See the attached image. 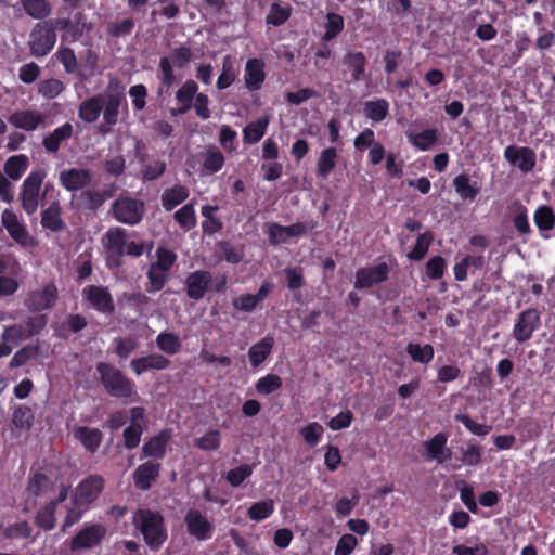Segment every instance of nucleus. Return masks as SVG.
Instances as JSON below:
<instances>
[{
  "instance_id": "nucleus-1",
  "label": "nucleus",
  "mask_w": 555,
  "mask_h": 555,
  "mask_svg": "<svg viewBox=\"0 0 555 555\" xmlns=\"http://www.w3.org/2000/svg\"><path fill=\"white\" fill-rule=\"evenodd\" d=\"M104 246L109 253L107 264L109 268L119 267L124 256L141 257L145 250L153 248V242L128 241L127 230L124 228L109 229L103 237Z\"/></svg>"
},
{
  "instance_id": "nucleus-2",
  "label": "nucleus",
  "mask_w": 555,
  "mask_h": 555,
  "mask_svg": "<svg viewBox=\"0 0 555 555\" xmlns=\"http://www.w3.org/2000/svg\"><path fill=\"white\" fill-rule=\"evenodd\" d=\"M132 524L152 551H158L168 538L164 516L157 511L137 509L132 516Z\"/></svg>"
},
{
  "instance_id": "nucleus-3",
  "label": "nucleus",
  "mask_w": 555,
  "mask_h": 555,
  "mask_svg": "<svg viewBox=\"0 0 555 555\" xmlns=\"http://www.w3.org/2000/svg\"><path fill=\"white\" fill-rule=\"evenodd\" d=\"M95 369L101 385L111 397L129 399L135 395L134 382L113 364L98 362Z\"/></svg>"
},
{
  "instance_id": "nucleus-4",
  "label": "nucleus",
  "mask_w": 555,
  "mask_h": 555,
  "mask_svg": "<svg viewBox=\"0 0 555 555\" xmlns=\"http://www.w3.org/2000/svg\"><path fill=\"white\" fill-rule=\"evenodd\" d=\"M46 178V172L42 170L31 171L23 181L20 201L23 210L26 215H34L39 207L40 190Z\"/></svg>"
},
{
  "instance_id": "nucleus-5",
  "label": "nucleus",
  "mask_w": 555,
  "mask_h": 555,
  "mask_svg": "<svg viewBox=\"0 0 555 555\" xmlns=\"http://www.w3.org/2000/svg\"><path fill=\"white\" fill-rule=\"evenodd\" d=\"M105 487L104 478L99 474H92L83 478L75 488L72 503L88 509L94 503Z\"/></svg>"
},
{
  "instance_id": "nucleus-6",
  "label": "nucleus",
  "mask_w": 555,
  "mask_h": 555,
  "mask_svg": "<svg viewBox=\"0 0 555 555\" xmlns=\"http://www.w3.org/2000/svg\"><path fill=\"white\" fill-rule=\"evenodd\" d=\"M145 206L141 199L118 196L112 207L113 217L120 223L134 225L138 224L144 215Z\"/></svg>"
},
{
  "instance_id": "nucleus-7",
  "label": "nucleus",
  "mask_w": 555,
  "mask_h": 555,
  "mask_svg": "<svg viewBox=\"0 0 555 555\" xmlns=\"http://www.w3.org/2000/svg\"><path fill=\"white\" fill-rule=\"evenodd\" d=\"M317 227L318 223L313 220L296 222L291 225L272 222L268 225V241L271 245L285 244L291 237L304 236Z\"/></svg>"
},
{
  "instance_id": "nucleus-8",
  "label": "nucleus",
  "mask_w": 555,
  "mask_h": 555,
  "mask_svg": "<svg viewBox=\"0 0 555 555\" xmlns=\"http://www.w3.org/2000/svg\"><path fill=\"white\" fill-rule=\"evenodd\" d=\"M56 42V33L49 28L44 22L37 23L29 34V51L35 57L48 55Z\"/></svg>"
},
{
  "instance_id": "nucleus-9",
  "label": "nucleus",
  "mask_w": 555,
  "mask_h": 555,
  "mask_svg": "<svg viewBox=\"0 0 555 555\" xmlns=\"http://www.w3.org/2000/svg\"><path fill=\"white\" fill-rule=\"evenodd\" d=\"M81 295L96 312L104 315L115 313V301L107 286L91 284L82 288Z\"/></svg>"
},
{
  "instance_id": "nucleus-10",
  "label": "nucleus",
  "mask_w": 555,
  "mask_h": 555,
  "mask_svg": "<svg viewBox=\"0 0 555 555\" xmlns=\"http://www.w3.org/2000/svg\"><path fill=\"white\" fill-rule=\"evenodd\" d=\"M541 325V313L537 308H527L521 311L513 327V338L518 344H524L531 339L533 333Z\"/></svg>"
},
{
  "instance_id": "nucleus-11",
  "label": "nucleus",
  "mask_w": 555,
  "mask_h": 555,
  "mask_svg": "<svg viewBox=\"0 0 555 555\" xmlns=\"http://www.w3.org/2000/svg\"><path fill=\"white\" fill-rule=\"evenodd\" d=\"M1 221L10 237L24 248L36 247L37 240L31 236L25 224L21 223L14 211L5 209L2 212Z\"/></svg>"
},
{
  "instance_id": "nucleus-12",
  "label": "nucleus",
  "mask_w": 555,
  "mask_h": 555,
  "mask_svg": "<svg viewBox=\"0 0 555 555\" xmlns=\"http://www.w3.org/2000/svg\"><path fill=\"white\" fill-rule=\"evenodd\" d=\"M188 533L197 541H207L212 538L215 526L201 511L190 508L184 516Z\"/></svg>"
},
{
  "instance_id": "nucleus-13",
  "label": "nucleus",
  "mask_w": 555,
  "mask_h": 555,
  "mask_svg": "<svg viewBox=\"0 0 555 555\" xmlns=\"http://www.w3.org/2000/svg\"><path fill=\"white\" fill-rule=\"evenodd\" d=\"M57 299V288L54 283H48L43 287L30 291L25 300V307L33 312L51 309Z\"/></svg>"
},
{
  "instance_id": "nucleus-14",
  "label": "nucleus",
  "mask_w": 555,
  "mask_h": 555,
  "mask_svg": "<svg viewBox=\"0 0 555 555\" xmlns=\"http://www.w3.org/2000/svg\"><path fill=\"white\" fill-rule=\"evenodd\" d=\"M106 534V529L101 524L85 526L70 540L69 548L72 552L79 550H90L101 543Z\"/></svg>"
},
{
  "instance_id": "nucleus-15",
  "label": "nucleus",
  "mask_w": 555,
  "mask_h": 555,
  "mask_svg": "<svg viewBox=\"0 0 555 555\" xmlns=\"http://www.w3.org/2000/svg\"><path fill=\"white\" fill-rule=\"evenodd\" d=\"M389 267L386 262H379L373 267L360 268L354 274V288L366 289L375 284H379L388 280Z\"/></svg>"
},
{
  "instance_id": "nucleus-16",
  "label": "nucleus",
  "mask_w": 555,
  "mask_h": 555,
  "mask_svg": "<svg viewBox=\"0 0 555 555\" xmlns=\"http://www.w3.org/2000/svg\"><path fill=\"white\" fill-rule=\"evenodd\" d=\"M212 274L207 270H195L188 274L184 281L186 296L198 301L203 299L210 288Z\"/></svg>"
},
{
  "instance_id": "nucleus-17",
  "label": "nucleus",
  "mask_w": 555,
  "mask_h": 555,
  "mask_svg": "<svg viewBox=\"0 0 555 555\" xmlns=\"http://www.w3.org/2000/svg\"><path fill=\"white\" fill-rule=\"evenodd\" d=\"M170 439V429H163L157 435L149 438L141 448L140 459H149L159 462L166 456Z\"/></svg>"
},
{
  "instance_id": "nucleus-18",
  "label": "nucleus",
  "mask_w": 555,
  "mask_h": 555,
  "mask_svg": "<svg viewBox=\"0 0 555 555\" xmlns=\"http://www.w3.org/2000/svg\"><path fill=\"white\" fill-rule=\"evenodd\" d=\"M104 94V104H103V124L108 126V128H104L103 125L100 126V132L105 134L111 131V127L115 126L118 121L119 117V108L122 102H125V94L122 89L111 91Z\"/></svg>"
},
{
  "instance_id": "nucleus-19",
  "label": "nucleus",
  "mask_w": 555,
  "mask_h": 555,
  "mask_svg": "<svg viewBox=\"0 0 555 555\" xmlns=\"http://www.w3.org/2000/svg\"><path fill=\"white\" fill-rule=\"evenodd\" d=\"M504 158L512 165H515L524 173L533 170L537 164L535 152L529 146L508 145L504 150Z\"/></svg>"
},
{
  "instance_id": "nucleus-20",
  "label": "nucleus",
  "mask_w": 555,
  "mask_h": 555,
  "mask_svg": "<svg viewBox=\"0 0 555 555\" xmlns=\"http://www.w3.org/2000/svg\"><path fill=\"white\" fill-rule=\"evenodd\" d=\"M162 470V464L152 460H147L140 464L133 472L132 478L137 489L147 491L152 488Z\"/></svg>"
},
{
  "instance_id": "nucleus-21",
  "label": "nucleus",
  "mask_w": 555,
  "mask_h": 555,
  "mask_svg": "<svg viewBox=\"0 0 555 555\" xmlns=\"http://www.w3.org/2000/svg\"><path fill=\"white\" fill-rule=\"evenodd\" d=\"M60 184L68 192L83 190L92 181V175L88 169L69 168L60 172Z\"/></svg>"
},
{
  "instance_id": "nucleus-22",
  "label": "nucleus",
  "mask_w": 555,
  "mask_h": 555,
  "mask_svg": "<svg viewBox=\"0 0 555 555\" xmlns=\"http://www.w3.org/2000/svg\"><path fill=\"white\" fill-rule=\"evenodd\" d=\"M264 61L259 57L247 60L244 68V83L248 91L256 92L261 89L266 80Z\"/></svg>"
},
{
  "instance_id": "nucleus-23",
  "label": "nucleus",
  "mask_w": 555,
  "mask_h": 555,
  "mask_svg": "<svg viewBox=\"0 0 555 555\" xmlns=\"http://www.w3.org/2000/svg\"><path fill=\"white\" fill-rule=\"evenodd\" d=\"M448 435L446 433H438L430 439L424 442L426 456L429 460H436L439 464L444 463L451 459L452 452L446 449Z\"/></svg>"
},
{
  "instance_id": "nucleus-24",
  "label": "nucleus",
  "mask_w": 555,
  "mask_h": 555,
  "mask_svg": "<svg viewBox=\"0 0 555 555\" xmlns=\"http://www.w3.org/2000/svg\"><path fill=\"white\" fill-rule=\"evenodd\" d=\"M170 360L160 353H150L130 361V367L137 375L150 370L163 371L170 366Z\"/></svg>"
},
{
  "instance_id": "nucleus-25",
  "label": "nucleus",
  "mask_w": 555,
  "mask_h": 555,
  "mask_svg": "<svg viewBox=\"0 0 555 555\" xmlns=\"http://www.w3.org/2000/svg\"><path fill=\"white\" fill-rule=\"evenodd\" d=\"M198 85L192 80H186L176 92V100L180 104L179 107L171 109L172 116L184 115L192 108L193 101L198 94Z\"/></svg>"
},
{
  "instance_id": "nucleus-26",
  "label": "nucleus",
  "mask_w": 555,
  "mask_h": 555,
  "mask_svg": "<svg viewBox=\"0 0 555 555\" xmlns=\"http://www.w3.org/2000/svg\"><path fill=\"white\" fill-rule=\"evenodd\" d=\"M343 65L350 73L351 82H358L365 78L367 60L361 51H348L343 56Z\"/></svg>"
},
{
  "instance_id": "nucleus-27",
  "label": "nucleus",
  "mask_w": 555,
  "mask_h": 555,
  "mask_svg": "<svg viewBox=\"0 0 555 555\" xmlns=\"http://www.w3.org/2000/svg\"><path fill=\"white\" fill-rule=\"evenodd\" d=\"M41 227L51 232H61L66 228L62 219V206L59 201H53L41 211Z\"/></svg>"
},
{
  "instance_id": "nucleus-28",
  "label": "nucleus",
  "mask_w": 555,
  "mask_h": 555,
  "mask_svg": "<svg viewBox=\"0 0 555 555\" xmlns=\"http://www.w3.org/2000/svg\"><path fill=\"white\" fill-rule=\"evenodd\" d=\"M103 104V93H98L83 100L78 106V117L87 124L95 122L101 115Z\"/></svg>"
},
{
  "instance_id": "nucleus-29",
  "label": "nucleus",
  "mask_w": 555,
  "mask_h": 555,
  "mask_svg": "<svg viewBox=\"0 0 555 555\" xmlns=\"http://www.w3.org/2000/svg\"><path fill=\"white\" fill-rule=\"evenodd\" d=\"M452 185L460 198L468 202L475 201L481 190V183L472 180L467 173L457 175L453 179Z\"/></svg>"
},
{
  "instance_id": "nucleus-30",
  "label": "nucleus",
  "mask_w": 555,
  "mask_h": 555,
  "mask_svg": "<svg viewBox=\"0 0 555 555\" xmlns=\"http://www.w3.org/2000/svg\"><path fill=\"white\" fill-rule=\"evenodd\" d=\"M73 436L91 454L98 451L103 440V433L100 429L88 426H77Z\"/></svg>"
},
{
  "instance_id": "nucleus-31",
  "label": "nucleus",
  "mask_w": 555,
  "mask_h": 555,
  "mask_svg": "<svg viewBox=\"0 0 555 555\" xmlns=\"http://www.w3.org/2000/svg\"><path fill=\"white\" fill-rule=\"evenodd\" d=\"M9 122L15 128L34 131L43 122V116L37 111H16L10 115Z\"/></svg>"
},
{
  "instance_id": "nucleus-32",
  "label": "nucleus",
  "mask_w": 555,
  "mask_h": 555,
  "mask_svg": "<svg viewBox=\"0 0 555 555\" xmlns=\"http://www.w3.org/2000/svg\"><path fill=\"white\" fill-rule=\"evenodd\" d=\"M274 347V338L270 335L264 336L254 344L248 350L250 365L256 369L260 366L271 354Z\"/></svg>"
},
{
  "instance_id": "nucleus-33",
  "label": "nucleus",
  "mask_w": 555,
  "mask_h": 555,
  "mask_svg": "<svg viewBox=\"0 0 555 555\" xmlns=\"http://www.w3.org/2000/svg\"><path fill=\"white\" fill-rule=\"evenodd\" d=\"M190 196V191L185 185L175 184L164 190L162 194V205L166 211L173 210Z\"/></svg>"
},
{
  "instance_id": "nucleus-34",
  "label": "nucleus",
  "mask_w": 555,
  "mask_h": 555,
  "mask_svg": "<svg viewBox=\"0 0 555 555\" xmlns=\"http://www.w3.org/2000/svg\"><path fill=\"white\" fill-rule=\"evenodd\" d=\"M74 128L72 124L65 122L55 128L49 135L42 140V145L48 153L55 154L60 150L63 141L68 140L73 135Z\"/></svg>"
},
{
  "instance_id": "nucleus-35",
  "label": "nucleus",
  "mask_w": 555,
  "mask_h": 555,
  "mask_svg": "<svg viewBox=\"0 0 555 555\" xmlns=\"http://www.w3.org/2000/svg\"><path fill=\"white\" fill-rule=\"evenodd\" d=\"M219 210L218 206L204 205L201 208V214L204 220L202 221V230L207 235H214L223 229V223L216 212Z\"/></svg>"
},
{
  "instance_id": "nucleus-36",
  "label": "nucleus",
  "mask_w": 555,
  "mask_h": 555,
  "mask_svg": "<svg viewBox=\"0 0 555 555\" xmlns=\"http://www.w3.org/2000/svg\"><path fill=\"white\" fill-rule=\"evenodd\" d=\"M268 125L269 118L267 116L249 122L243 130V141L246 144L258 143L266 134Z\"/></svg>"
},
{
  "instance_id": "nucleus-37",
  "label": "nucleus",
  "mask_w": 555,
  "mask_h": 555,
  "mask_svg": "<svg viewBox=\"0 0 555 555\" xmlns=\"http://www.w3.org/2000/svg\"><path fill=\"white\" fill-rule=\"evenodd\" d=\"M28 165V157L25 154H18L7 159L3 170L10 179L18 180L26 172Z\"/></svg>"
},
{
  "instance_id": "nucleus-38",
  "label": "nucleus",
  "mask_w": 555,
  "mask_h": 555,
  "mask_svg": "<svg viewBox=\"0 0 555 555\" xmlns=\"http://www.w3.org/2000/svg\"><path fill=\"white\" fill-rule=\"evenodd\" d=\"M363 112L366 118L374 122H380L389 113V103L385 99L366 101L363 106Z\"/></svg>"
},
{
  "instance_id": "nucleus-39",
  "label": "nucleus",
  "mask_w": 555,
  "mask_h": 555,
  "mask_svg": "<svg viewBox=\"0 0 555 555\" xmlns=\"http://www.w3.org/2000/svg\"><path fill=\"white\" fill-rule=\"evenodd\" d=\"M56 509L57 508L54 507V503H46L36 512L34 518L35 525L43 531L53 530L56 524Z\"/></svg>"
},
{
  "instance_id": "nucleus-40",
  "label": "nucleus",
  "mask_w": 555,
  "mask_h": 555,
  "mask_svg": "<svg viewBox=\"0 0 555 555\" xmlns=\"http://www.w3.org/2000/svg\"><path fill=\"white\" fill-rule=\"evenodd\" d=\"M533 221L541 233L550 232L555 228V212L547 205L539 206L533 214Z\"/></svg>"
},
{
  "instance_id": "nucleus-41",
  "label": "nucleus",
  "mask_w": 555,
  "mask_h": 555,
  "mask_svg": "<svg viewBox=\"0 0 555 555\" xmlns=\"http://www.w3.org/2000/svg\"><path fill=\"white\" fill-rule=\"evenodd\" d=\"M203 159V168L210 175L220 171L225 162L222 152L215 145H209L207 147Z\"/></svg>"
},
{
  "instance_id": "nucleus-42",
  "label": "nucleus",
  "mask_w": 555,
  "mask_h": 555,
  "mask_svg": "<svg viewBox=\"0 0 555 555\" xmlns=\"http://www.w3.org/2000/svg\"><path fill=\"white\" fill-rule=\"evenodd\" d=\"M336 158L337 150L335 147L324 149L317 162V176L323 179L327 178L336 167Z\"/></svg>"
},
{
  "instance_id": "nucleus-43",
  "label": "nucleus",
  "mask_w": 555,
  "mask_h": 555,
  "mask_svg": "<svg viewBox=\"0 0 555 555\" xmlns=\"http://www.w3.org/2000/svg\"><path fill=\"white\" fill-rule=\"evenodd\" d=\"M405 351L414 362L422 364H428L433 361L435 356L434 347L430 344L420 345L409 343L405 347Z\"/></svg>"
},
{
  "instance_id": "nucleus-44",
  "label": "nucleus",
  "mask_w": 555,
  "mask_h": 555,
  "mask_svg": "<svg viewBox=\"0 0 555 555\" xmlns=\"http://www.w3.org/2000/svg\"><path fill=\"white\" fill-rule=\"evenodd\" d=\"M26 14L35 20H44L51 13V4L48 0H22Z\"/></svg>"
},
{
  "instance_id": "nucleus-45",
  "label": "nucleus",
  "mask_w": 555,
  "mask_h": 555,
  "mask_svg": "<svg viewBox=\"0 0 555 555\" xmlns=\"http://www.w3.org/2000/svg\"><path fill=\"white\" fill-rule=\"evenodd\" d=\"M156 345L159 350L171 356L180 352L182 347L179 336L171 332L159 333L156 337Z\"/></svg>"
},
{
  "instance_id": "nucleus-46",
  "label": "nucleus",
  "mask_w": 555,
  "mask_h": 555,
  "mask_svg": "<svg viewBox=\"0 0 555 555\" xmlns=\"http://www.w3.org/2000/svg\"><path fill=\"white\" fill-rule=\"evenodd\" d=\"M173 219L184 231H190L191 229L195 228L197 219L194 205L189 203L182 206L173 214Z\"/></svg>"
},
{
  "instance_id": "nucleus-47",
  "label": "nucleus",
  "mask_w": 555,
  "mask_h": 555,
  "mask_svg": "<svg viewBox=\"0 0 555 555\" xmlns=\"http://www.w3.org/2000/svg\"><path fill=\"white\" fill-rule=\"evenodd\" d=\"M409 142L420 151H428L437 142L438 134L436 129H426L418 133H409Z\"/></svg>"
},
{
  "instance_id": "nucleus-48",
  "label": "nucleus",
  "mask_w": 555,
  "mask_h": 555,
  "mask_svg": "<svg viewBox=\"0 0 555 555\" xmlns=\"http://www.w3.org/2000/svg\"><path fill=\"white\" fill-rule=\"evenodd\" d=\"M237 73L230 55L222 60V72L217 79V89L224 90L229 88L236 79Z\"/></svg>"
},
{
  "instance_id": "nucleus-49",
  "label": "nucleus",
  "mask_w": 555,
  "mask_h": 555,
  "mask_svg": "<svg viewBox=\"0 0 555 555\" xmlns=\"http://www.w3.org/2000/svg\"><path fill=\"white\" fill-rule=\"evenodd\" d=\"M282 385V378L276 374L270 373L259 378L255 388L259 395L269 396L281 389Z\"/></svg>"
},
{
  "instance_id": "nucleus-50",
  "label": "nucleus",
  "mask_w": 555,
  "mask_h": 555,
  "mask_svg": "<svg viewBox=\"0 0 555 555\" xmlns=\"http://www.w3.org/2000/svg\"><path fill=\"white\" fill-rule=\"evenodd\" d=\"M65 90V85L56 78L43 79L38 83V93L46 100H53Z\"/></svg>"
},
{
  "instance_id": "nucleus-51",
  "label": "nucleus",
  "mask_w": 555,
  "mask_h": 555,
  "mask_svg": "<svg viewBox=\"0 0 555 555\" xmlns=\"http://www.w3.org/2000/svg\"><path fill=\"white\" fill-rule=\"evenodd\" d=\"M344 29V18L340 14L330 12L326 14L325 33L323 41H331L336 38Z\"/></svg>"
},
{
  "instance_id": "nucleus-52",
  "label": "nucleus",
  "mask_w": 555,
  "mask_h": 555,
  "mask_svg": "<svg viewBox=\"0 0 555 555\" xmlns=\"http://www.w3.org/2000/svg\"><path fill=\"white\" fill-rule=\"evenodd\" d=\"M433 233L429 231L420 234L414 247L412 248L411 251H409L408 258L412 261L422 260L427 254L428 248L433 242Z\"/></svg>"
},
{
  "instance_id": "nucleus-53",
  "label": "nucleus",
  "mask_w": 555,
  "mask_h": 555,
  "mask_svg": "<svg viewBox=\"0 0 555 555\" xmlns=\"http://www.w3.org/2000/svg\"><path fill=\"white\" fill-rule=\"evenodd\" d=\"M274 512L272 500L259 501L254 503L247 512L248 517L255 521H261L269 518Z\"/></svg>"
},
{
  "instance_id": "nucleus-54",
  "label": "nucleus",
  "mask_w": 555,
  "mask_h": 555,
  "mask_svg": "<svg viewBox=\"0 0 555 555\" xmlns=\"http://www.w3.org/2000/svg\"><path fill=\"white\" fill-rule=\"evenodd\" d=\"M134 28V20L132 17H127L117 22H109L107 24V34L112 38H120L125 36H129Z\"/></svg>"
},
{
  "instance_id": "nucleus-55",
  "label": "nucleus",
  "mask_w": 555,
  "mask_h": 555,
  "mask_svg": "<svg viewBox=\"0 0 555 555\" xmlns=\"http://www.w3.org/2000/svg\"><path fill=\"white\" fill-rule=\"evenodd\" d=\"M51 485L50 478L40 472L35 473L28 480L27 490L30 494L41 496Z\"/></svg>"
},
{
  "instance_id": "nucleus-56",
  "label": "nucleus",
  "mask_w": 555,
  "mask_h": 555,
  "mask_svg": "<svg viewBox=\"0 0 555 555\" xmlns=\"http://www.w3.org/2000/svg\"><path fill=\"white\" fill-rule=\"evenodd\" d=\"M291 14L292 9L289 5L282 7L275 2L271 5L270 12L266 17V22L269 25L281 26L291 17Z\"/></svg>"
},
{
  "instance_id": "nucleus-57",
  "label": "nucleus",
  "mask_w": 555,
  "mask_h": 555,
  "mask_svg": "<svg viewBox=\"0 0 555 555\" xmlns=\"http://www.w3.org/2000/svg\"><path fill=\"white\" fill-rule=\"evenodd\" d=\"M79 204L89 210H98L103 204L104 198L100 190H85L78 197Z\"/></svg>"
},
{
  "instance_id": "nucleus-58",
  "label": "nucleus",
  "mask_w": 555,
  "mask_h": 555,
  "mask_svg": "<svg viewBox=\"0 0 555 555\" xmlns=\"http://www.w3.org/2000/svg\"><path fill=\"white\" fill-rule=\"evenodd\" d=\"M34 412L27 405H18L12 414V422L17 428H30L34 424Z\"/></svg>"
},
{
  "instance_id": "nucleus-59",
  "label": "nucleus",
  "mask_w": 555,
  "mask_h": 555,
  "mask_svg": "<svg viewBox=\"0 0 555 555\" xmlns=\"http://www.w3.org/2000/svg\"><path fill=\"white\" fill-rule=\"evenodd\" d=\"M512 221L519 235H530L532 233L528 219V210L524 205H517L516 214L513 216Z\"/></svg>"
},
{
  "instance_id": "nucleus-60",
  "label": "nucleus",
  "mask_w": 555,
  "mask_h": 555,
  "mask_svg": "<svg viewBox=\"0 0 555 555\" xmlns=\"http://www.w3.org/2000/svg\"><path fill=\"white\" fill-rule=\"evenodd\" d=\"M253 474V466L249 464H242L235 468L230 469L225 475V480L232 487H240Z\"/></svg>"
},
{
  "instance_id": "nucleus-61",
  "label": "nucleus",
  "mask_w": 555,
  "mask_h": 555,
  "mask_svg": "<svg viewBox=\"0 0 555 555\" xmlns=\"http://www.w3.org/2000/svg\"><path fill=\"white\" fill-rule=\"evenodd\" d=\"M221 434L218 429H210L195 441V447L204 451H215L220 447Z\"/></svg>"
},
{
  "instance_id": "nucleus-62",
  "label": "nucleus",
  "mask_w": 555,
  "mask_h": 555,
  "mask_svg": "<svg viewBox=\"0 0 555 555\" xmlns=\"http://www.w3.org/2000/svg\"><path fill=\"white\" fill-rule=\"evenodd\" d=\"M482 448L476 441H470L466 449L462 450L461 462L464 465L477 466L481 463Z\"/></svg>"
},
{
  "instance_id": "nucleus-63",
  "label": "nucleus",
  "mask_w": 555,
  "mask_h": 555,
  "mask_svg": "<svg viewBox=\"0 0 555 555\" xmlns=\"http://www.w3.org/2000/svg\"><path fill=\"white\" fill-rule=\"evenodd\" d=\"M167 272L168 271H160V269L155 268V266L151 264L146 273V276L150 282V286L146 288V291L149 293H155L163 289L165 284L167 283Z\"/></svg>"
},
{
  "instance_id": "nucleus-64",
  "label": "nucleus",
  "mask_w": 555,
  "mask_h": 555,
  "mask_svg": "<svg viewBox=\"0 0 555 555\" xmlns=\"http://www.w3.org/2000/svg\"><path fill=\"white\" fill-rule=\"evenodd\" d=\"M38 356V347L36 346H25L22 349L17 350L14 356L11 358L10 367L16 369L26 364L29 360L36 358Z\"/></svg>"
}]
</instances>
